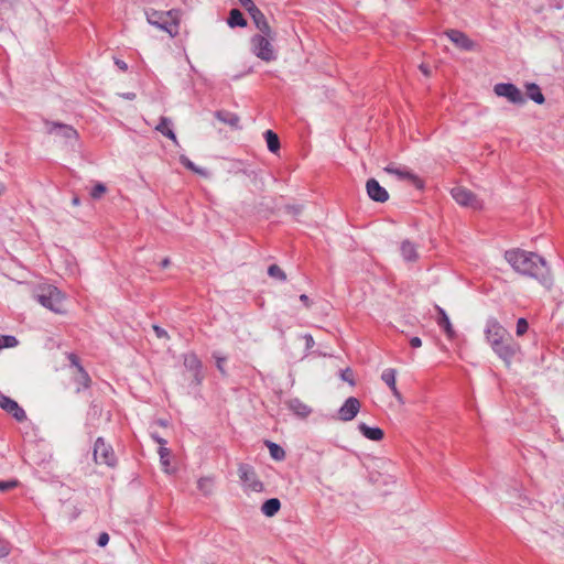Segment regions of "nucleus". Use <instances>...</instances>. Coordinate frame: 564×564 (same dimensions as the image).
<instances>
[{
    "label": "nucleus",
    "mask_w": 564,
    "mask_h": 564,
    "mask_svg": "<svg viewBox=\"0 0 564 564\" xmlns=\"http://www.w3.org/2000/svg\"><path fill=\"white\" fill-rule=\"evenodd\" d=\"M505 259L516 272L539 280L547 289L552 286L553 279L546 261L539 254L522 249H512L505 253Z\"/></svg>",
    "instance_id": "obj_1"
},
{
    "label": "nucleus",
    "mask_w": 564,
    "mask_h": 564,
    "mask_svg": "<svg viewBox=\"0 0 564 564\" xmlns=\"http://www.w3.org/2000/svg\"><path fill=\"white\" fill-rule=\"evenodd\" d=\"M484 337L492 351L509 367L521 348L511 334L496 318H489L484 327Z\"/></svg>",
    "instance_id": "obj_2"
},
{
    "label": "nucleus",
    "mask_w": 564,
    "mask_h": 564,
    "mask_svg": "<svg viewBox=\"0 0 564 564\" xmlns=\"http://www.w3.org/2000/svg\"><path fill=\"white\" fill-rule=\"evenodd\" d=\"M276 34L273 30L269 34L259 32L250 39L251 53L263 62H273L278 57L273 42Z\"/></svg>",
    "instance_id": "obj_3"
},
{
    "label": "nucleus",
    "mask_w": 564,
    "mask_h": 564,
    "mask_svg": "<svg viewBox=\"0 0 564 564\" xmlns=\"http://www.w3.org/2000/svg\"><path fill=\"white\" fill-rule=\"evenodd\" d=\"M36 301L47 310L56 313H66L65 295L54 285L37 286L34 294Z\"/></svg>",
    "instance_id": "obj_4"
},
{
    "label": "nucleus",
    "mask_w": 564,
    "mask_h": 564,
    "mask_svg": "<svg viewBox=\"0 0 564 564\" xmlns=\"http://www.w3.org/2000/svg\"><path fill=\"white\" fill-rule=\"evenodd\" d=\"M145 15L151 25L165 31L171 36H174L177 33V21L173 11L160 12L155 10H147Z\"/></svg>",
    "instance_id": "obj_5"
},
{
    "label": "nucleus",
    "mask_w": 564,
    "mask_h": 564,
    "mask_svg": "<svg viewBox=\"0 0 564 564\" xmlns=\"http://www.w3.org/2000/svg\"><path fill=\"white\" fill-rule=\"evenodd\" d=\"M452 197L463 208L484 209L485 206L470 191L464 187L452 189Z\"/></svg>",
    "instance_id": "obj_6"
},
{
    "label": "nucleus",
    "mask_w": 564,
    "mask_h": 564,
    "mask_svg": "<svg viewBox=\"0 0 564 564\" xmlns=\"http://www.w3.org/2000/svg\"><path fill=\"white\" fill-rule=\"evenodd\" d=\"M494 91L497 96L503 97L514 105H523L525 102L524 95L513 84H510V83L496 84L494 87Z\"/></svg>",
    "instance_id": "obj_7"
},
{
    "label": "nucleus",
    "mask_w": 564,
    "mask_h": 564,
    "mask_svg": "<svg viewBox=\"0 0 564 564\" xmlns=\"http://www.w3.org/2000/svg\"><path fill=\"white\" fill-rule=\"evenodd\" d=\"M94 459L97 464L107 466H115L116 455L112 447L107 444L101 437L97 438L94 446Z\"/></svg>",
    "instance_id": "obj_8"
},
{
    "label": "nucleus",
    "mask_w": 564,
    "mask_h": 564,
    "mask_svg": "<svg viewBox=\"0 0 564 564\" xmlns=\"http://www.w3.org/2000/svg\"><path fill=\"white\" fill-rule=\"evenodd\" d=\"M238 475L246 491L260 492L263 489L262 482L258 479L254 470L248 465L238 467Z\"/></svg>",
    "instance_id": "obj_9"
},
{
    "label": "nucleus",
    "mask_w": 564,
    "mask_h": 564,
    "mask_svg": "<svg viewBox=\"0 0 564 564\" xmlns=\"http://www.w3.org/2000/svg\"><path fill=\"white\" fill-rule=\"evenodd\" d=\"M72 367L74 368L73 377L77 383L76 391L79 392L82 389L90 387L91 379L87 371L82 367L79 358L75 354H68L67 356Z\"/></svg>",
    "instance_id": "obj_10"
},
{
    "label": "nucleus",
    "mask_w": 564,
    "mask_h": 564,
    "mask_svg": "<svg viewBox=\"0 0 564 564\" xmlns=\"http://www.w3.org/2000/svg\"><path fill=\"white\" fill-rule=\"evenodd\" d=\"M0 408L11 414L18 422L26 420V413L18 402L2 393H0Z\"/></svg>",
    "instance_id": "obj_11"
},
{
    "label": "nucleus",
    "mask_w": 564,
    "mask_h": 564,
    "mask_svg": "<svg viewBox=\"0 0 564 564\" xmlns=\"http://www.w3.org/2000/svg\"><path fill=\"white\" fill-rule=\"evenodd\" d=\"M184 366L191 372L192 381L195 384H200L204 376L202 373V362L198 357L193 354H186L184 356Z\"/></svg>",
    "instance_id": "obj_12"
},
{
    "label": "nucleus",
    "mask_w": 564,
    "mask_h": 564,
    "mask_svg": "<svg viewBox=\"0 0 564 564\" xmlns=\"http://www.w3.org/2000/svg\"><path fill=\"white\" fill-rule=\"evenodd\" d=\"M360 401L355 397H349L338 410V419L344 422L351 421L360 411Z\"/></svg>",
    "instance_id": "obj_13"
},
{
    "label": "nucleus",
    "mask_w": 564,
    "mask_h": 564,
    "mask_svg": "<svg viewBox=\"0 0 564 564\" xmlns=\"http://www.w3.org/2000/svg\"><path fill=\"white\" fill-rule=\"evenodd\" d=\"M384 172L397 176L399 180H406L413 183L415 186L421 187V181L405 166H398L395 164H389L384 167Z\"/></svg>",
    "instance_id": "obj_14"
},
{
    "label": "nucleus",
    "mask_w": 564,
    "mask_h": 564,
    "mask_svg": "<svg viewBox=\"0 0 564 564\" xmlns=\"http://www.w3.org/2000/svg\"><path fill=\"white\" fill-rule=\"evenodd\" d=\"M45 126L48 133H55L66 140H76L78 138L77 131L72 126L57 122H46Z\"/></svg>",
    "instance_id": "obj_15"
},
{
    "label": "nucleus",
    "mask_w": 564,
    "mask_h": 564,
    "mask_svg": "<svg viewBox=\"0 0 564 564\" xmlns=\"http://www.w3.org/2000/svg\"><path fill=\"white\" fill-rule=\"evenodd\" d=\"M446 36L459 48L465 51H471L475 48V43L462 31L447 30Z\"/></svg>",
    "instance_id": "obj_16"
},
{
    "label": "nucleus",
    "mask_w": 564,
    "mask_h": 564,
    "mask_svg": "<svg viewBox=\"0 0 564 564\" xmlns=\"http://www.w3.org/2000/svg\"><path fill=\"white\" fill-rule=\"evenodd\" d=\"M366 189L368 196L376 202H387L389 194L384 187H382L375 178H370L366 183Z\"/></svg>",
    "instance_id": "obj_17"
},
{
    "label": "nucleus",
    "mask_w": 564,
    "mask_h": 564,
    "mask_svg": "<svg viewBox=\"0 0 564 564\" xmlns=\"http://www.w3.org/2000/svg\"><path fill=\"white\" fill-rule=\"evenodd\" d=\"M154 129L164 137L169 138L175 145H178V140L173 131V122L170 118L161 117Z\"/></svg>",
    "instance_id": "obj_18"
},
{
    "label": "nucleus",
    "mask_w": 564,
    "mask_h": 564,
    "mask_svg": "<svg viewBox=\"0 0 564 564\" xmlns=\"http://www.w3.org/2000/svg\"><path fill=\"white\" fill-rule=\"evenodd\" d=\"M395 377L397 371L392 368L386 369L381 375V379L391 389L392 394L398 399V401L402 402V394L397 388Z\"/></svg>",
    "instance_id": "obj_19"
},
{
    "label": "nucleus",
    "mask_w": 564,
    "mask_h": 564,
    "mask_svg": "<svg viewBox=\"0 0 564 564\" xmlns=\"http://www.w3.org/2000/svg\"><path fill=\"white\" fill-rule=\"evenodd\" d=\"M438 313L437 324L444 329L446 336L453 339L456 336V332L446 314V312L438 305L435 306Z\"/></svg>",
    "instance_id": "obj_20"
},
{
    "label": "nucleus",
    "mask_w": 564,
    "mask_h": 564,
    "mask_svg": "<svg viewBox=\"0 0 564 564\" xmlns=\"http://www.w3.org/2000/svg\"><path fill=\"white\" fill-rule=\"evenodd\" d=\"M215 117L223 123L229 126L232 129H239L240 118L238 115L227 111L219 110L215 112Z\"/></svg>",
    "instance_id": "obj_21"
},
{
    "label": "nucleus",
    "mask_w": 564,
    "mask_h": 564,
    "mask_svg": "<svg viewBox=\"0 0 564 564\" xmlns=\"http://www.w3.org/2000/svg\"><path fill=\"white\" fill-rule=\"evenodd\" d=\"M359 432L368 440L379 442L384 437V432L380 427H370L366 423L358 425Z\"/></svg>",
    "instance_id": "obj_22"
},
{
    "label": "nucleus",
    "mask_w": 564,
    "mask_h": 564,
    "mask_svg": "<svg viewBox=\"0 0 564 564\" xmlns=\"http://www.w3.org/2000/svg\"><path fill=\"white\" fill-rule=\"evenodd\" d=\"M288 406L295 415L301 419L307 417L312 412V409L299 399L290 400L288 402Z\"/></svg>",
    "instance_id": "obj_23"
},
{
    "label": "nucleus",
    "mask_w": 564,
    "mask_h": 564,
    "mask_svg": "<svg viewBox=\"0 0 564 564\" xmlns=\"http://www.w3.org/2000/svg\"><path fill=\"white\" fill-rule=\"evenodd\" d=\"M249 14L252 18L253 23H254L256 28L259 30V32L267 33V34L270 33V31L272 29L269 25L264 14L258 8Z\"/></svg>",
    "instance_id": "obj_24"
},
{
    "label": "nucleus",
    "mask_w": 564,
    "mask_h": 564,
    "mask_svg": "<svg viewBox=\"0 0 564 564\" xmlns=\"http://www.w3.org/2000/svg\"><path fill=\"white\" fill-rule=\"evenodd\" d=\"M281 508V502L278 498L268 499L261 507V511L267 517H273Z\"/></svg>",
    "instance_id": "obj_25"
},
{
    "label": "nucleus",
    "mask_w": 564,
    "mask_h": 564,
    "mask_svg": "<svg viewBox=\"0 0 564 564\" xmlns=\"http://www.w3.org/2000/svg\"><path fill=\"white\" fill-rule=\"evenodd\" d=\"M528 97L534 102L542 105L544 102V96L536 84L527 85Z\"/></svg>",
    "instance_id": "obj_26"
},
{
    "label": "nucleus",
    "mask_w": 564,
    "mask_h": 564,
    "mask_svg": "<svg viewBox=\"0 0 564 564\" xmlns=\"http://www.w3.org/2000/svg\"><path fill=\"white\" fill-rule=\"evenodd\" d=\"M401 254L406 261H415L417 259V251L415 246L408 241L402 243Z\"/></svg>",
    "instance_id": "obj_27"
},
{
    "label": "nucleus",
    "mask_w": 564,
    "mask_h": 564,
    "mask_svg": "<svg viewBox=\"0 0 564 564\" xmlns=\"http://www.w3.org/2000/svg\"><path fill=\"white\" fill-rule=\"evenodd\" d=\"M264 138L269 151H271L272 153L278 152V150L280 149V141L276 133H274L272 130H267L264 132Z\"/></svg>",
    "instance_id": "obj_28"
},
{
    "label": "nucleus",
    "mask_w": 564,
    "mask_h": 564,
    "mask_svg": "<svg viewBox=\"0 0 564 564\" xmlns=\"http://www.w3.org/2000/svg\"><path fill=\"white\" fill-rule=\"evenodd\" d=\"M228 24L231 28L246 26L247 21L245 20L242 13L238 9H232L229 14Z\"/></svg>",
    "instance_id": "obj_29"
},
{
    "label": "nucleus",
    "mask_w": 564,
    "mask_h": 564,
    "mask_svg": "<svg viewBox=\"0 0 564 564\" xmlns=\"http://www.w3.org/2000/svg\"><path fill=\"white\" fill-rule=\"evenodd\" d=\"M180 162L188 170L193 171L194 173L196 174H199L202 176H205L207 177L208 176V172L204 169H200L198 166H196L187 156L185 155H181L180 156Z\"/></svg>",
    "instance_id": "obj_30"
},
{
    "label": "nucleus",
    "mask_w": 564,
    "mask_h": 564,
    "mask_svg": "<svg viewBox=\"0 0 564 564\" xmlns=\"http://www.w3.org/2000/svg\"><path fill=\"white\" fill-rule=\"evenodd\" d=\"M197 487L205 496H208L213 492L214 480L210 477H202L197 481Z\"/></svg>",
    "instance_id": "obj_31"
},
{
    "label": "nucleus",
    "mask_w": 564,
    "mask_h": 564,
    "mask_svg": "<svg viewBox=\"0 0 564 564\" xmlns=\"http://www.w3.org/2000/svg\"><path fill=\"white\" fill-rule=\"evenodd\" d=\"M159 455H160V460H161V464L163 466V469L165 473H170L169 470V467H170V455H171V452L169 448H166L165 446H160L159 448Z\"/></svg>",
    "instance_id": "obj_32"
},
{
    "label": "nucleus",
    "mask_w": 564,
    "mask_h": 564,
    "mask_svg": "<svg viewBox=\"0 0 564 564\" xmlns=\"http://www.w3.org/2000/svg\"><path fill=\"white\" fill-rule=\"evenodd\" d=\"M107 192V187L104 183H95L89 191V195L94 199H99Z\"/></svg>",
    "instance_id": "obj_33"
},
{
    "label": "nucleus",
    "mask_w": 564,
    "mask_h": 564,
    "mask_svg": "<svg viewBox=\"0 0 564 564\" xmlns=\"http://www.w3.org/2000/svg\"><path fill=\"white\" fill-rule=\"evenodd\" d=\"M268 274L271 278L278 279L280 281L286 280L285 272L278 264H271L268 269Z\"/></svg>",
    "instance_id": "obj_34"
},
{
    "label": "nucleus",
    "mask_w": 564,
    "mask_h": 564,
    "mask_svg": "<svg viewBox=\"0 0 564 564\" xmlns=\"http://www.w3.org/2000/svg\"><path fill=\"white\" fill-rule=\"evenodd\" d=\"M268 447H269V451H270V454L271 456L276 459V460H281L285 457V452L283 451V448L281 446H279L278 444L275 443H269L268 444Z\"/></svg>",
    "instance_id": "obj_35"
},
{
    "label": "nucleus",
    "mask_w": 564,
    "mask_h": 564,
    "mask_svg": "<svg viewBox=\"0 0 564 564\" xmlns=\"http://www.w3.org/2000/svg\"><path fill=\"white\" fill-rule=\"evenodd\" d=\"M17 345H18V340L14 336H7V335L0 336V349L15 347Z\"/></svg>",
    "instance_id": "obj_36"
},
{
    "label": "nucleus",
    "mask_w": 564,
    "mask_h": 564,
    "mask_svg": "<svg viewBox=\"0 0 564 564\" xmlns=\"http://www.w3.org/2000/svg\"><path fill=\"white\" fill-rule=\"evenodd\" d=\"M18 485H19V481L15 479L0 480V491L1 492L10 491V490L14 489L15 487H18Z\"/></svg>",
    "instance_id": "obj_37"
},
{
    "label": "nucleus",
    "mask_w": 564,
    "mask_h": 564,
    "mask_svg": "<svg viewBox=\"0 0 564 564\" xmlns=\"http://www.w3.org/2000/svg\"><path fill=\"white\" fill-rule=\"evenodd\" d=\"M529 324L525 318H519L517 322L516 333L518 336H522L528 332Z\"/></svg>",
    "instance_id": "obj_38"
},
{
    "label": "nucleus",
    "mask_w": 564,
    "mask_h": 564,
    "mask_svg": "<svg viewBox=\"0 0 564 564\" xmlns=\"http://www.w3.org/2000/svg\"><path fill=\"white\" fill-rule=\"evenodd\" d=\"M10 553V544L7 541L0 540V558L6 557Z\"/></svg>",
    "instance_id": "obj_39"
},
{
    "label": "nucleus",
    "mask_w": 564,
    "mask_h": 564,
    "mask_svg": "<svg viewBox=\"0 0 564 564\" xmlns=\"http://www.w3.org/2000/svg\"><path fill=\"white\" fill-rule=\"evenodd\" d=\"M239 2L248 11V13H251L253 10L258 8L254 4L253 0H239Z\"/></svg>",
    "instance_id": "obj_40"
},
{
    "label": "nucleus",
    "mask_w": 564,
    "mask_h": 564,
    "mask_svg": "<svg viewBox=\"0 0 564 564\" xmlns=\"http://www.w3.org/2000/svg\"><path fill=\"white\" fill-rule=\"evenodd\" d=\"M341 379L354 386V376L350 369H346L341 372Z\"/></svg>",
    "instance_id": "obj_41"
},
{
    "label": "nucleus",
    "mask_w": 564,
    "mask_h": 564,
    "mask_svg": "<svg viewBox=\"0 0 564 564\" xmlns=\"http://www.w3.org/2000/svg\"><path fill=\"white\" fill-rule=\"evenodd\" d=\"M216 358V367L217 369L223 373L225 375L226 371H225V368H224V365L226 362V358L225 357H218V356H215Z\"/></svg>",
    "instance_id": "obj_42"
},
{
    "label": "nucleus",
    "mask_w": 564,
    "mask_h": 564,
    "mask_svg": "<svg viewBox=\"0 0 564 564\" xmlns=\"http://www.w3.org/2000/svg\"><path fill=\"white\" fill-rule=\"evenodd\" d=\"M153 330L159 338H169L167 332L158 325L153 326Z\"/></svg>",
    "instance_id": "obj_43"
},
{
    "label": "nucleus",
    "mask_w": 564,
    "mask_h": 564,
    "mask_svg": "<svg viewBox=\"0 0 564 564\" xmlns=\"http://www.w3.org/2000/svg\"><path fill=\"white\" fill-rule=\"evenodd\" d=\"M108 542H109V535H108V533L102 532V533L99 535V538H98V541H97L98 545L102 547V546H106V545L108 544Z\"/></svg>",
    "instance_id": "obj_44"
},
{
    "label": "nucleus",
    "mask_w": 564,
    "mask_h": 564,
    "mask_svg": "<svg viewBox=\"0 0 564 564\" xmlns=\"http://www.w3.org/2000/svg\"><path fill=\"white\" fill-rule=\"evenodd\" d=\"M410 345H411L413 348H419V347H421V346H422V340H421V338H419V337H412V338L410 339Z\"/></svg>",
    "instance_id": "obj_45"
},
{
    "label": "nucleus",
    "mask_w": 564,
    "mask_h": 564,
    "mask_svg": "<svg viewBox=\"0 0 564 564\" xmlns=\"http://www.w3.org/2000/svg\"><path fill=\"white\" fill-rule=\"evenodd\" d=\"M420 69H421V72H422L425 76H430L431 70H430V68H429L425 64H421V65H420Z\"/></svg>",
    "instance_id": "obj_46"
},
{
    "label": "nucleus",
    "mask_w": 564,
    "mask_h": 564,
    "mask_svg": "<svg viewBox=\"0 0 564 564\" xmlns=\"http://www.w3.org/2000/svg\"><path fill=\"white\" fill-rule=\"evenodd\" d=\"M300 301H301V302H303V303L305 304V306H306V307H308V306L311 305L310 299H308V296H307V295H305V294H302V295L300 296Z\"/></svg>",
    "instance_id": "obj_47"
},
{
    "label": "nucleus",
    "mask_w": 564,
    "mask_h": 564,
    "mask_svg": "<svg viewBox=\"0 0 564 564\" xmlns=\"http://www.w3.org/2000/svg\"><path fill=\"white\" fill-rule=\"evenodd\" d=\"M120 96L122 98H124V99H128V100H133L135 98V94L134 93H126V94H121Z\"/></svg>",
    "instance_id": "obj_48"
},
{
    "label": "nucleus",
    "mask_w": 564,
    "mask_h": 564,
    "mask_svg": "<svg viewBox=\"0 0 564 564\" xmlns=\"http://www.w3.org/2000/svg\"><path fill=\"white\" fill-rule=\"evenodd\" d=\"M116 65H117L120 69H122V70H127V68H128L127 64H126L123 61H120V59H117V61H116Z\"/></svg>",
    "instance_id": "obj_49"
},
{
    "label": "nucleus",
    "mask_w": 564,
    "mask_h": 564,
    "mask_svg": "<svg viewBox=\"0 0 564 564\" xmlns=\"http://www.w3.org/2000/svg\"><path fill=\"white\" fill-rule=\"evenodd\" d=\"M162 268H167L170 265V259L165 258L161 262Z\"/></svg>",
    "instance_id": "obj_50"
},
{
    "label": "nucleus",
    "mask_w": 564,
    "mask_h": 564,
    "mask_svg": "<svg viewBox=\"0 0 564 564\" xmlns=\"http://www.w3.org/2000/svg\"><path fill=\"white\" fill-rule=\"evenodd\" d=\"M155 441L161 445L164 446L166 444V441L161 437H155Z\"/></svg>",
    "instance_id": "obj_51"
},
{
    "label": "nucleus",
    "mask_w": 564,
    "mask_h": 564,
    "mask_svg": "<svg viewBox=\"0 0 564 564\" xmlns=\"http://www.w3.org/2000/svg\"><path fill=\"white\" fill-rule=\"evenodd\" d=\"M73 205H74L75 207H77V206L79 205V199H78V197H74V198H73Z\"/></svg>",
    "instance_id": "obj_52"
},
{
    "label": "nucleus",
    "mask_w": 564,
    "mask_h": 564,
    "mask_svg": "<svg viewBox=\"0 0 564 564\" xmlns=\"http://www.w3.org/2000/svg\"><path fill=\"white\" fill-rule=\"evenodd\" d=\"M306 339H307V346H312L314 343L312 336H307Z\"/></svg>",
    "instance_id": "obj_53"
},
{
    "label": "nucleus",
    "mask_w": 564,
    "mask_h": 564,
    "mask_svg": "<svg viewBox=\"0 0 564 564\" xmlns=\"http://www.w3.org/2000/svg\"><path fill=\"white\" fill-rule=\"evenodd\" d=\"M4 191V185L2 183H0V194H2Z\"/></svg>",
    "instance_id": "obj_54"
}]
</instances>
